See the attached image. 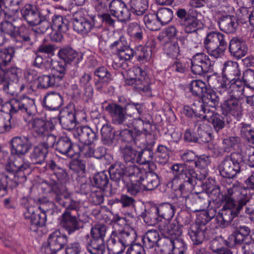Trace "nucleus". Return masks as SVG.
Listing matches in <instances>:
<instances>
[{
    "label": "nucleus",
    "mask_w": 254,
    "mask_h": 254,
    "mask_svg": "<svg viewBox=\"0 0 254 254\" xmlns=\"http://www.w3.org/2000/svg\"><path fill=\"white\" fill-rule=\"evenodd\" d=\"M249 201L247 190L238 185H233L227 189L225 203L216 216L218 225L221 228L228 226L237 216Z\"/></svg>",
    "instance_id": "f257e3e1"
},
{
    "label": "nucleus",
    "mask_w": 254,
    "mask_h": 254,
    "mask_svg": "<svg viewBox=\"0 0 254 254\" xmlns=\"http://www.w3.org/2000/svg\"><path fill=\"white\" fill-rule=\"evenodd\" d=\"M145 170L131 164L128 166L121 162H117L110 167V177L111 180L109 191L110 194L117 192L120 188L124 176L129 178L131 182H139L145 175Z\"/></svg>",
    "instance_id": "f03ea898"
},
{
    "label": "nucleus",
    "mask_w": 254,
    "mask_h": 254,
    "mask_svg": "<svg viewBox=\"0 0 254 254\" xmlns=\"http://www.w3.org/2000/svg\"><path fill=\"white\" fill-rule=\"evenodd\" d=\"M125 110L126 115L133 118L131 122L127 124V127H142L145 134L150 133L152 130L153 120L151 116L145 112L142 104L129 102L126 105Z\"/></svg>",
    "instance_id": "7ed1b4c3"
},
{
    "label": "nucleus",
    "mask_w": 254,
    "mask_h": 254,
    "mask_svg": "<svg viewBox=\"0 0 254 254\" xmlns=\"http://www.w3.org/2000/svg\"><path fill=\"white\" fill-rule=\"evenodd\" d=\"M13 164L16 168L13 180L11 179L13 176L12 174H10V176L5 173L0 174V197L6 194L8 186L11 188L16 187L18 184L24 182L26 180V175L31 172L30 164L27 162L19 164L14 161Z\"/></svg>",
    "instance_id": "20e7f679"
},
{
    "label": "nucleus",
    "mask_w": 254,
    "mask_h": 254,
    "mask_svg": "<svg viewBox=\"0 0 254 254\" xmlns=\"http://www.w3.org/2000/svg\"><path fill=\"white\" fill-rule=\"evenodd\" d=\"M227 37L224 34L210 31L207 32L203 43L209 55L218 59L224 56L227 47Z\"/></svg>",
    "instance_id": "39448f33"
},
{
    "label": "nucleus",
    "mask_w": 254,
    "mask_h": 254,
    "mask_svg": "<svg viewBox=\"0 0 254 254\" xmlns=\"http://www.w3.org/2000/svg\"><path fill=\"white\" fill-rule=\"evenodd\" d=\"M244 166L239 153L225 156L218 165L220 175L223 178L233 179L244 171Z\"/></svg>",
    "instance_id": "423d86ee"
},
{
    "label": "nucleus",
    "mask_w": 254,
    "mask_h": 254,
    "mask_svg": "<svg viewBox=\"0 0 254 254\" xmlns=\"http://www.w3.org/2000/svg\"><path fill=\"white\" fill-rule=\"evenodd\" d=\"M0 17L2 19L0 23V31L4 35L13 38L15 35L16 22L20 23L23 20L19 15L18 9H9L7 7L0 10Z\"/></svg>",
    "instance_id": "0eeeda50"
},
{
    "label": "nucleus",
    "mask_w": 254,
    "mask_h": 254,
    "mask_svg": "<svg viewBox=\"0 0 254 254\" xmlns=\"http://www.w3.org/2000/svg\"><path fill=\"white\" fill-rule=\"evenodd\" d=\"M4 107L9 108L10 114H14L20 111L29 116L34 115L37 111L35 100L28 97H23L18 99H13L7 102Z\"/></svg>",
    "instance_id": "6e6552de"
},
{
    "label": "nucleus",
    "mask_w": 254,
    "mask_h": 254,
    "mask_svg": "<svg viewBox=\"0 0 254 254\" xmlns=\"http://www.w3.org/2000/svg\"><path fill=\"white\" fill-rule=\"evenodd\" d=\"M131 72L134 76L126 80V83L132 86L136 90L143 92L150 91V81L144 70L140 67H134Z\"/></svg>",
    "instance_id": "1a4fd4ad"
},
{
    "label": "nucleus",
    "mask_w": 254,
    "mask_h": 254,
    "mask_svg": "<svg viewBox=\"0 0 254 254\" xmlns=\"http://www.w3.org/2000/svg\"><path fill=\"white\" fill-rule=\"evenodd\" d=\"M10 152L13 155L23 157L31 150L32 143L28 136L17 135L13 137L9 142Z\"/></svg>",
    "instance_id": "9d476101"
},
{
    "label": "nucleus",
    "mask_w": 254,
    "mask_h": 254,
    "mask_svg": "<svg viewBox=\"0 0 254 254\" xmlns=\"http://www.w3.org/2000/svg\"><path fill=\"white\" fill-rule=\"evenodd\" d=\"M18 80V68L11 67L5 70L0 71V84L2 85V89L6 93L13 94L14 88Z\"/></svg>",
    "instance_id": "9b49d317"
},
{
    "label": "nucleus",
    "mask_w": 254,
    "mask_h": 254,
    "mask_svg": "<svg viewBox=\"0 0 254 254\" xmlns=\"http://www.w3.org/2000/svg\"><path fill=\"white\" fill-rule=\"evenodd\" d=\"M73 29L78 33L87 34L91 31L94 27H98L96 16L92 17L90 19L83 16L80 12L76 13L73 18Z\"/></svg>",
    "instance_id": "f8f14e48"
},
{
    "label": "nucleus",
    "mask_w": 254,
    "mask_h": 254,
    "mask_svg": "<svg viewBox=\"0 0 254 254\" xmlns=\"http://www.w3.org/2000/svg\"><path fill=\"white\" fill-rule=\"evenodd\" d=\"M171 169L174 178L183 180L193 178L201 181L205 179L207 175V173L204 172L198 176L193 169L189 168L185 163H176L172 166Z\"/></svg>",
    "instance_id": "ddd939ff"
},
{
    "label": "nucleus",
    "mask_w": 254,
    "mask_h": 254,
    "mask_svg": "<svg viewBox=\"0 0 254 254\" xmlns=\"http://www.w3.org/2000/svg\"><path fill=\"white\" fill-rule=\"evenodd\" d=\"M191 69L197 75H202L211 69V62L208 56L203 53H197L191 58Z\"/></svg>",
    "instance_id": "4468645a"
},
{
    "label": "nucleus",
    "mask_w": 254,
    "mask_h": 254,
    "mask_svg": "<svg viewBox=\"0 0 254 254\" xmlns=\"http://www.w3.org/2000/svg\"><path fill=\"white\" fill-rule=\"evenodd\" d=\"M61 217V226L68 235H71L83 227L82 222L78 215H73L72 213L64 211Z\"/></svg>",
    "instance_id": "2eb2a0df"
},
{
    "label": "nucleus",
    "mask_w": 254,
    "mask_h": 254,
    "mask_svg": "<svg viewBox=\"0 0 254 254\" xmlns=\"http://www.w3.org/2000/svg\"><path fill=\"white\" fill-rule=\"evenodd\" d=\"M48 246L46 249L47 254H56L62 249L67 242V237L59 230H56L49 236Z\"/></svg>",
    "instance_id": "dca6fc26"
},
{
    "label": "nucleus",
    "mask_w": 254,
    "mask_h": 254,
    "mask_svg": "<svg viewBox=\"0 0 254 254\" xmlns=\"http://www.w3.org/2000/svg\"><path fill=\"white\" fill-rule=\"evenodd\" d=\"M48 186L49 194L54 203H57L64 207H66L70 200V194L61 189L59 184L55 181L49 182Z\"/></svg>",
    "instance_id": "f3484780"
},
{
    "label": "nucleus",
    "mask_w": 254,
    "mask_h": 254,
    "mask_svg": "<svg viewBox=\"0 0 254 254\" xmlns=\"http://www.w3.org/2000/svg\"><path fill=\"white\" fill-rule=\"evenodd\" d=\"M105 111L111 117L113 124L125 126L128 124L126 121V112L123 106L116 103H110L105 107Z\"/></svg>",
    "instance_id": "a211bd4d"
},
{
    "label": "nucleus",
    "mask_w": 254,
    "mask_h": 254,
    "mask_svg": "<svg viewBox=\"0 0 254 254\" xmlns=\"http://www.w3.org/2000/svg\"><path fill=\"white\" fill-rule=\"evenodd\" d=\"M110 9L112 14L121 22H126L130 19V11L121 0H113L110 4Z\"/></svg>",
    "instance_id": "6ab92c4d"
},
{
    "label": "nucleus",
    "mask_w": 254,
    "mask_h": 254,
    "mask_svg": "<svg viewBox=\"0 0 254 254\" xmlns=\"http://www.w3.org/2000/svg\"><path fill=\"white\" fill-rule=\"evenodd\" d=\"M97 131L87 126L79 127L73 130L74 137L82 143L92 144L98 138Z\"/></svg>",
    "instance_id": "aec40b11"
},
{
    "label": "nucleus",
    "mask_w": 254,
    "mask_h": 254,
    "mask_svg": "<svg viewBox=\"0 0 254 254\" xmlns=\"http://www.w3.org/2000/svg\"><path fill=\"white\" fill-rule=\"evenodd\" d=\"M223 114L232 115L239 120L243 115V108L239 99L228 97L222 105Z\"/></svg>",
    "instance_id": "412c9836"
},
{
    "label": "nucleus",
    "mask_w": 254,
    "mask_h": 254,
    "mask_svg": "<svg viewBox=\"0 0 254 254\" xmlns=\"http://www.w3.org/2000/svg\"><path fill=\"white\" fill-rule=\"evenodd\" d=\"M25 219L29 220L30 229L33 232H36L40 227L45 225L47 215L44 213H35L31 208H28L24 213Z\"/></svg>",
    "instance_id": "4be33fe9"
},
{
    "label": "nucleus",
    "mask_w": 254,
    "mask_h": 254,
    "mask_svg": "<svg viewBox=\"0 0 254 254\" xmlns=\"http://www.w3.org/2000/svg\"><path fill=\"white\" fill-rule=\"evenodd\" d=\"M74 145L67 136L60 137L56 143V150L60 154L73 158L77 153L74 150Z\"/></svg>",
    "instance_id": "5701e85b"
},
{
    "label": "nucleus",
    "mask_w": 254,
    "mask_h": 254,
    "mask_svg": "<svg viewBox=\"0 0 254 254\" xmlns=\"http://www.w3.org/2000/svg\"><path fill=\"white\" fill-rule=\"evenodd\" d=\"M59 118L62 127L66 130H74L77 123L75 112L69 111L68 109L61 110Z\"/></svg>",
    "instance_id": "b1692460"
},
{
    "label": "nucleus",
    "mask_w": 254,
    "mask_h": 254,
    "mask_svg": "<svg viewBox=\"0 0 254 254\" xmlns=\"http://www.w3.org/2000/svg\"><path fill=\"white\" fill-rule=\"evenodd\" d=\"M32 30L25 24L22 23L19 26L16 27L15 35L13 39L17 42L21 43L22 45L32 46L33 41L31 39Z\"/></svg>",
    "instance_id": "393cba45"
},
{
    "label": "nucleus",
    "mask_w": 254,
    "mask_h": 254,
    "mask_svg": "<svg viewBox=\"0 0 254 254\" xmlns=\"http://www.w3.org/2000/svg\"><path fill=\"white\" fill-rule=\"evenodd\" d=\"M43 104L46 109L49 110H57L63 104V97L57 92H49L45 95Z\"/></svg>",
    "instance_id": "a878e982"
},
{
    "label": "nucleus",
    "mask_w": 254,
    "mask_h": 254,
    "mask_svg": "<svg viewBox=\"0 0 254 254\" xmlns=\"http://www.w3.org/2000/svg\"><path fill=\"white\" fill-rule=\"evenodd\" d=\"M30 124L33 133L42 138L48 134L51 128V123L42 118H35Z\"/></svg>",
    "instance_id": "bb28decb"
},
{
    "label": "nucleus",
    "mask_w": 254,
    "mask_h": 254,
    "mask_svg": "<svg viewBox=\"0 0 254 254\" xmlns=\"http://www.w3.org/2000/svg\"><path fill=\"white\" fill-rule=\"evenodd\" d=\"M21 18H23L30 26H35L38 22L37 6L27 3L20 9Z\"/></svg>",
    "instance_id": "cd10ccee"
},
{
    "label": "nucleus",
    "mask_w": 254,
    "mask_h": 254,
    "mask_svg": "<svg viewBox=\"0 0 254 254\" xmlns=\"http://www.w3.org/2000/svg\"><path fill=\"white\" fill-rule=\"evenodd\" d=\"M229 50L231 55L237 59H240L246 55L248 48L244 41L237 37H234L230 41Z\"/></svg>",
    "instance_id": "c85d7f7f"
},
{
    "label": "nucleus",
    "mask_w": 254,
    "mask_h": 254,
    "mask_svg": "<svg viewBox=\"0 0 254 254\" xmlns=\"http://www.w3.org/2000/svg\"><path fill=\"white\" fill-rule=\"evenodd\" d=\"M218 23L220 30L228 34L235 32L238 25L236 17L230 15L222 16L220 17Z\"/></svg>",
    "instance_id": "c756f323"
},
{
    "label": "nucleus",
    "mask_w": 254,
    "mask_h": 254,
    "mask_svg": "<svg viewBox=\"0 0 254 254\" xmlns=\"http://www.w3.org/2000/svg\"><path fill=\"white\" fill-rule=\"evenodd\" d=\"M207 227L202 226L201 227L197 224L191 225L188 231V235L194 245L201 244L206 238L207 233Z\"/></svg>",
    "instance_id": "7c9ffc66"
},
{
    "label": "nucleus",
    "mask_w": 254,
    "mask_h": 254,
    "mask_svg": "<svg viewBox=\"0 0 254 254\" xmlns=\"http://www.w3.org/2000/svg\"><path fill=\"white\" fill-rule=\"evenodd\" d=\"M222 74L230 81L237 79L241 75L238 63L231 61L225 62L222 68Z\"/></svg>",
    "instance_id": "2f4dec72"
},
{
    "label": "nucleus",
    "mask_w": 254,
    "mask_h": 254,
    "mask_svg": "<svg viewBox=\"0 0 254 254\" xmlns=\"http://www.w3.org/2000/svg\"><path fill=\"white\" fill-rule=\"evenodd\" d=\"M116 56L117 58L114 61L115 64L118 67L126 69L128 67L127 62L134 56V50L127 46Z\"/></svg>",
    "instance_id": "473e14b6"
},
{
    "label": "nucleus",
    "mask_w": 254,
    "mask_h": 254,
    "mask_svg": "<svg viewBox=\"0 0 254 254\" xmlns=\"http://www.w3.org/2000/svg\"><path fill=\"white\" fill-rule=\"evenodd\" d=\"M54 74L42 75L38 77L37 87L40 89H46L51 87H58L63 83Z\"/></svg>",
    "instance_id": "72a5a7b5"
},
{
    "label": "nucleus",
    "mask_w": 254,
    "mask_h": 254,
    "mask_svg": "<svg viewBox=\"0 0 254 254\" xmlns=\"http://www.w3.org/2000/svg\"><path fill=\"white\" fill-rule=\"evenodd\" d=\"M228 88L229 97L239 99L242 98L245 91V83L243 81L238 78L236 80L230 81Z\"/></svg>",
    "instance_id": "f704fd0d"
},
{
    "label": "nucleus",
    "mask_w": 254,
    "mask_h": 254,
    "mask_svg": "<svg viewBox=\"0 0 254 254\" xmlns=\"http://www.w3.org/2000/svg\"><path fill=\"white\" fill-rule=\"evenodd\" d=\"M67 64L60 59L59 60H52L51 62L52 74L59 78L58 80L62 83L64 81Z\"/></svg>",
    "instance_id": "c9c22d12"
},
{
    "label": "nucleus",
    "mask_w": 254,
    "mask_h": 254,
    "mask_svg": "<svg viewBox=\"0 0 254 254\" xmlns=\"http://www.w3.org/2000/svg\"><path fill=\"white\" fill-rule=\"evenodd\" d=\"M49 150L40 143L35 146L30 154V158L35 164L44 162Z\"/></svg>",
    "instance_id": "e433bc0d"
},
{
    "label": "nucleus",
    "mask_w": 254,
    "mask_h": 254,
    "mask_svg": "<svg viewBox=\"0 0 254 254\" xmlns=\"http://www.w3.org/2000/svg\"><path fill=\"white\" fill-rule=\"evenodd\" d=\"M159 182V177L156 173L153 172L145 171V175L139 183L143 186L144 189L152 190L158 187Z\"/></svg>",
    "instance_id": "4c0bfd02"
},
{
    "label": "nucleus",
    "mask_w": 254,
    "mask_h": 254,
    "mask_svg": "<svg viewBox=\"0 0 254 254\" xmlns=\"http://www.w3.org/2000/svg\"><path fill=\"white\" fill-rule=\"evenodd\" d=\"M161 238L157 230H148L142 237L144 247L147 249H152L157 247Z\"/></svg>",
    "instance_id": "58836bf2"
},
{
    "label": "nucleus",
    "mask_w": 254,
    "mask_h": 254,
    "mask_svg": "<svg viewBox=\"0 0 254 254\" xmlns=\"http://www.w3.org/2000/svg\"><path fill=\"white\" fill-rule=\"evenodd\" d=\"M180 22L185 32L188 34L195 33L200 23L196 17L191 15H188L186 18Z\"/></svg>",
    "instance_id": "ea45409f"
},
{
    "label": "nucleus",
    "mask_w": 254,
    "mask_h": 254,
    "mask_svg": "<svg viewBox=\"0 0 254 254\" xmlns=\"http://www.w3.org/2000/svg\"><path fill=\"white\" fill-rule=\"evenodd\" d=\"M140 216L147 225L150 226L155 225L160 220L157 210V206H152L147 210H144Z\"/></svg>",
    "instance_id": "a19ab883"
},
{
    "label": "nucleus",
    "mask_w": 254,
    "mask_h": 254,
    "mask_svg": "<svg viewBox=\"0 0 254 254\" xmlns=\"http://www.w3.org/2000/svg\"><path fill=\"white\" fill-rule=\"evenodd\" d=\"M152 48L149 46L139 45L134 50V56L137 60L141 63H145L150 61L152 56Z\"/></svg>",
    "instance_id": "79ce46f5"
},
{
    "label": "nucleus",
    "mask_w": 254,
    "mask_h": 254,
    "mask_svg": "<svg viewBox=\"0 0 254 254\" xmlns=\"http://www.w3.org/2000/svg\"><path fill=\"white\" fill-rule=\"evenodd\" d=\"M197 179L191 178L184 180V182L179 185L178 189L176 190L177 195L189 197L190 193L193 190L197 184Z\"/></svg>",
    "instance_id": "37998d69"
},
{
    "label": "nucleus",
    "mask_w": 254,
    "mask_h": 254,
    "mask_svg": "<svg viewBox=\"0 0 254 254\" xmlns=\"http://www.w3.org/2000/svg\"><path fill=\"white\" fill-rule=\"evenodd\" d=\"M130 11L136 15H142L148 7V0H130L128 2Z\"/></svg>",
    "instance_id": "c03bdc74"
},
{
    "label": "nucleus",
    "mask_w": 254,
    "mask_h": 254,
    "mask_svg": "<svg viewBox=\"0 0 254 254\" xmlns=\"http://www.w3.org/2000/svg\"><path fill=\"white\" fill-rule=\"evenodd\" d=\"M51 18V28L53 30L61 32H66L68 30V21L62 16L53 14Z\"/></svg>",
    "instance_id": "a18cd8bd"
},
{
    "label": "nucleus",
    "mask_w": 254,
    "mask_h": 254,
    "mask_svg": "<svg viewBox=\"0 0 254 254\" xmlns=\"http://www.w3.org/2000/svg\"><path fill=\"white\" fill-rule=\"evenodd\" d=\"M58 56L59 59L69 64L77 58L78 54L71 47L65 46L59 50Z\"/></svg>",
    "instance_id": "49530a36"
},
{
    "label": "nucleus",
    "mask_w": 254,
    "mask_h": 254,
    "mask_svg": "<svg viewBox=\"0 0 254 254\" xmlns=\"http://www.w3.org/2000/svg\"><path fill=\"white\" fill-rule=\"evenodd\" d=\"M157 210L160 219H171L175 214V206L169 203H164L157 206Z\"/></svg>",
    "instance_id": "de8ad7c7"
},
{
    "label": "nucleus",
    "mask_w": 254,
    "mask_h": 254,
    "mask_svg": "<svg viewBox=\"0 0 254 254\" xmlns=\"http://www.w3.org/2000/svg\"><path fill=\"white\" fill-rule=\"evenodd\" d=\"M133 129H125L121 132V135L122 136L123 140L128 143L133 142L136 144V140L137 137L139 136L141 133L142 131L140 129L142 128H137L135 127H133Z\"/></svg>",
    "instance_id": "09e8293b"
},
{
    "label": "nucleus",
    "mask_w": 254,
    "mask_h": 254,
    "mask_svg": "<svg viewBox=\"0 0 254 254\" xmlns=\"http://www.w3.org/2000/svg\"><path fill=\"white\" fill-rule=\"evenodd\" d=\"M87 248L91 254H104L106 252L104 240L91 239Z\"/></svg>",
    "instance_id": "8fccbe9b"
},
{
    "label": "nucleus",
    "mask_w": 254,
    "mask_h": 254,
    "mask_svg": "<svg viewBox=\"0 0 254 254\" xmlns=\"http://www.w3.org/2000/svg\"><path fill=\"white\" fill-rule=\"evenodd\" d=\"M107 247L109 251L115 254H121L125 249L124 245L122 244L116 234H112L108 241Z\"/></svg>",
    "instance_id": "3c124183"
},
{
    "label": "nucleus",
    "mask_w": 254,
    "mask_h": 254,
    "mask_svg": "<svg viewBox=\"0 0 254 254\" xmlns=\"http://www.w3.org/2000/svg\"><path fill=\"white\" fill-rule=\"evenodd\" d=\"M122 157L125 163H137V151L130 146H126L121 149Z\"/></svg>",
    "instance_id": "603ef678"
},
{
    "label": "nucleus",
    "mask_w": 254,
    "mask_h": 254,
    "mask_svg": "<svg viewBox=\"0 0 254 254\" xmlns=\"http://www.w3.org/2000/svg\"><path fill=\"white\" fill-rule=\"evenodd\" d=\"M15 54L13 48L9 47L0 51V69L1 70L8 65Z\"/></svg>",
    "instance_id": "864d4df0"
},
{
    "label": "nucleus",
    "mask_w": 254,
    "mask_h": 254,
    "mask_svg": "<svg viewBox=\"0 0 254 254\" xmlns=\"http://www.w3.org/2000/svg\"><path fill=\"white\" fill-rule=\"evenodd\" d=\"M201 100L206 105L215 108L219 103V98L215 91L210 88H207L202 95Z\"/></svg>",
    "instance_id": "5fc2aeb1"
},
{
    "label": "nucleus",
    "mask_w": 254,
    "mask_h": 254,
    "mask_svg": "<svg viewBox=\"0 0 254 254\" xmlns=\"http://www.w3.org/2000/svg\"><path fill=\"white\" fill-rule=\"evenodd\" d=\"M155 14L161 25L168 24L173 18V11L166 7L159 8Z\"/></svg>",
    "instance_id": "6e6d98bb"
},
{
    "label": "nucleus",
    "mask_w": 254,
    "mask_h": 254,
    "mask_svg": "<svg viewBox=\"0 0 254 254\" xmlns=\"http://www.w3.org/2000/svg\"><path fill=\"white\" fill-rule=\"evenodd\" d=\"M207 89L205 83L200 80H192L189 85L190 92L193 96L196 97H201Z\"/></svg>",
    "instance_id": "4d7b16f0"
},
{
    "label": "nucleus",
    "mask_w": 254,
    "mask_h": 254,
    "mask_svg": "<svg viewBox=\"0 0 254 254\" xmlns=\"http://www.w3.org/2000/svg\"><path fill=\"white\" fill-rule=\"evenodd\" d=\"M157 247V250L160 251L162 254H173L172 239L169 238L168 236L161 238L160 241H159Z\"/></svg>",
    "instance_id": "13d9d810"
},
{
    "label": "nucleus",
    "mask_w": 254,
    "mask_h": 254,
    "mask_svg": "<svg viewBox=\"0 0 254 254\" xmlns=\"http://www.w3.org/2000/svg\"><path fill=\"white\" fill-rule=\"evenodd\" d=\"M109 181L108 175L105 172H101L96 174L93 179L95 186L103 191L108 189Z\"/></svg>",
    "instance_id": "bf43d9fd"
},
{
    "label": "nucleus",
    "mask_w": 254,
    "mask_h": 254,
    "mask_svg": "<svg viewBox=\"0 0 254 254\" xmlns=\"http://www.w3.org/2000/svg\"><path fill=\"white\" fill-rule=\"evenodd\" d=\"M143 21L146 27L150 30L157 31L160 29L161 24L154 13L145 15L143 17Z\"/></svg>",
    "instance_id": "052dcab7"
},
{
    "label": "nucleus",
    "mask_w": 254,
    "mask_h": 254,
    "mask_svg": "<svg viewBox=\"0 0 254 254\" xmlns=\"http://www.w3.org/2000/svg\"><path fill=\"white\" fill-rule=\"evenodd\" d=\"M216 215V211L214 209H209L206 211H203L197 216V220L194 224H197L200 227L202 226H206V224L213 218Z\"/></svg>",
    "instance_id": "680f3d73"
},
{
    "label": "nucleus",
    "mask_w": 254,
    "mask_h": 254,
    "mask_svg": "<svg viewBox=\"0 0 254 254\" xmlns=\"http://www.w3.org/2000/svg\"><path fill=\"white\" fill-rule=\"evenodd\" d=\"M102 140L104 144L111 145L114 138V132L111 126L105 124L101 129Z\"/></svg>",
    "instance_id": "e2e57ef3"
},
{
    "label": "nucleus",
    "mask_w": 254,
    "mask_h": 254,
    "mask_svg": "<svg viewBox=\"0 0 254 254\" xmlns=\"http://www.w3.org/2000/svg\"><path fill=\"white\" fill-rule=\"evenodd\" d=\"M179 40L185 48L190 50L196 48L199 43L198 36L195 33L181 37Z\"/></svg>",
    "instance_id": "0e129e2a"
},
{
    "label": "nucleus",
    "mask_w": 254,
    "mask_h": 254,
    "mask_svg": "<svg viewBox=\"0 0 254 254\" xmlns=\"http://www.w3.org/2000/svg\"><path fill=\"white\" fill-rule=\"evenodd\" d=\"M116 234L122 244L124 245L125 248L131 245L135 239V233L133 231H131V232L122 231L116 233Z\"/></svg>",
    "instance_id": "69168bd1"
},
{
    "label": "nucleus",
    "mask_w": 254,
    "mask_h": 254,
    "mask_svg": "<svg viewBox=\"0 0 254 254\" xmlns=\"http://www.w3.org/2000/svg\"><path fill=\"white\" fill-rule=\"evenodd\" d=\"M153 152L151 149H143L137 151V163L146 164L151 163L153 160Z\"/></svg>",
    "instance_id": "338daca9"
},
{
    "label": "nucleus",
    "mask_w": 254,
    "mask_h": 254,
    "mask_svg": "<svg viewBox=\"0 0 254 254\" xmlns=\"http://www.w3.org/2000/svg\"><path fill=\"white\" fill-rule=\"evenodd\" d=\"M173 254H184L187 250V245L182 237L172 239Z\"/></svg>",
    "instance_id": "774afa93"
}]
</instances>
